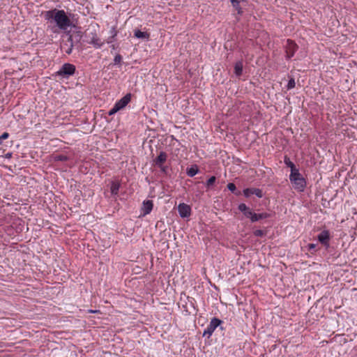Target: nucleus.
<instances>
[{
    "label": "nucleus",
    "mask_w": 357,
    "mask_h": 357,
    "mask_svg": "<svg viewBox=\"0 0 357 357\" xmlns=\"http://www.w3.org/2000/svg\"><path fill=\"white\" fill-rule=\"evenodd\" d=\"M331 236L330 231L327 229L321 231L317 236L318 241L328 250L330 247V241Z\"/></svg>",
    "instance_id": "0eeeda50"
},
{
    "label": "nucleus",
    "mask_w": 357,
    "mask_h": 357,
    "mask_svg": "<svg viewBox=\"0 0 357 357\" xmlns=\"http://www.w3.org/2000/svg\"><path fill=\"white\" fill-rule=\"evenodd\" d=\"M122 56L119 54H117L114 58V65H119L121 63Z\"/></svg>",
    "instance_id": "cd10ccee"
},
{
    "label": "nucleus",
    "mask_w": 357,
    "mask_h": 357,
    "mask_svg": "<svg viewBox=\"0 0 357 357\" xmlns=\"http://www.w3.org/2000/svg\"><path fill=\"white\" fill-rule=\"evenodd\" d=\"M243 61H238L234 65V73L236 77H241L243 73Z\"/></svg>",
    "instance_id": "2eb2a0df"
},
{
    "label": "nucleus",
    "mask_w": 357,
    "mask_h": 357,
    "mask_svg": "<svg viewBox=\"0 0 357 357\" xmlns=\"http://www.w3.org/2000/svg\"><path fill=\"white\" fill-rule=\"evenodd\" d=\"M227 188L229 191L232 192L233 193H234L237 196H239L241 195V191H236V185L233 183H229L227 184Z\"/></svg>",
    "instance_id": "4be33fe9"
},
{
    "label": "nucleus",
    "mask_w": 357,
    "mask_h": 357,
    "mask_svg": "<svg viewBox=\"0 0 357 357\" xmlns=\"http://www.w3.org/2000/svg\"><path fill=\"white\" fill-rule=\"evenodd\" d=\"M296 83L294 77H290L287 85V89L290 90L295 87Z\"/></svg>",
    "instance_id": "393cba45"
},
{
    "label": "nucleus",
    "mask_w": 357,
    "mask_h": 357,
    "mask_svg": "<svg viewBox=\"0 0 357 357\" xmlns=\"http://www.w3.org/2000/svg\"><path fill=\"white\" fill-rule=\"evenodd\" d=\"M153 208V203L152 200H144L142 202V206L141 208V216H146L151 213Z\"/></svg>",
    "instance_id": "9d476101"
},
{
    "label": "nucleus",
    "mask_w": 357,
    "mask_h": 357,
    "mask_svg": "<svg viewBox=\"0 0 357 357\" xmlns=\"http://www.w3.org/2000/svg\"><path fill=\"white\" fill-rule=\"evenodd\" d=\"M178 212L181 218H188L191 215V208L185 203H181L178 206Z\"/></svg>",
    "instance_id": "1a4fd4ad"
},
{
    "label": "nucleus",
    "mask_w": 357,
    "mask_h": 357,
    "mask_svg": "<svg viewBox=\"0 0 357 357\" xmlns=\"http://www.w3.org/2000/svg\"><path fill=\"white\" fill-rule=\"evenodd\" d=\"M68 38L67 40L61 45V50L67 54H70L73 49V40L72 35L68 33Z\"/></svg>",
    "instance_id": "9b49d317"
},
{
    "label": "nucleus",
    "mask_w": 357,
    "mask_h": 357,
    "mask_svg": "<svg viewBox=\"0 0 357 357\" xmlns=\"http://www.w3.org/2000/svg\"><path fill=\"white\" fill-rule=\"evenodd\" d=\"M111 47L114 50L116 48V46L114 45H112Z\"/></svg>",
    "instance_id": "473e14b6"
},
{
    "label": "nucleus",
    "mask_w": 357,
    "mask_h": 357,
    "mask_svg": "<svg viewBox=\"0 0 357 357\" xmlns=\"http://www.w3.org/2000/svg\"><path fill=\"white\" fill-rule=\"evenodd\" d=\"M132 98V94L130 93H127L120 100H117L114 105L118 107L119 110L125 108L127 105L130 102Z\"/></svg>",
    "instance_id": "f8f14e48"
},
{
    "label": "nucleus",
    "mask_w": 357,
    "mask_h": 357,
    "mask_svg": "<svg viewBox=\"0 0 357 357\" xmlns=\"http://www.w3.org/2000/svg\"><path fill=\"white\" fill-rule=\"evenodd\" d=\"M238 209L243 213L244 218L248 219L251 223H255L271 216L270 213L266 212L260 213H255L252 208H250L244 203L239 204Z\"/></svg>",
    "instance_id": "f03ea898"
},
{
    "label": "nucleus",
    "mask_w": 357,
    "mask_h": 357,
    "mask_svg": "<svg viewBox=\"0 0 357 357\" xmlns=\"http://www.w3.org/2000/svg\"><path fill=\"white\" fill-rule=\"evenodd\" d=\"M91 37L90 40L87 41L89 44H91L96 49H100L103 45L104 43L101 41L100 38H99L96 33H91Z\"/></svg>",
    "instance_id": "4468645a"
},
{
    "label": "nucleus",
    "mask_w": 357,
    "mask_h": 357,
    "mask_svg": "<svg viewBox=\"0 0 357 357\" xmlns=\"http://www.w3.org/2000/svg\"><path fill=\"white\" fill-rule=\"evenodd\" d=\"M284 162L286 165L287 167H289L291 169V173H293L297 170H298V168H296L295 164L291 161L290 158L285 155L284 158Z\"/></svg>",
    "instance_id": "6ab92c4d"
},
{
    "label": "nucleus",
    "mask_w": 357,
    "mask_h": 357,
    "mask_svg": "<svg viewBox=\"0 0 357 357\" xmlns=\"http://www.w3.org/2000/svg\"><path fill=\"white\" fill-rule=\"evenodd\" d=\"M222 324L223 321L217 317H213L211 319V321L207 326L206 328L204 331L203 336H206L208 338H209L218 327H220V330H223L224 328L222 326Z\"/></svg>",
    "instance_id": "39448f33"
},
{
    "label": "nucleus",
    "mask_w": 357,
    "mask_h": 357,
    "mask_svg": "<svg viewBox=\"0 0 357 357\" xmlns=\"http://www.w3.org/2000/svg\"><path fill=\"white\" fill-rule=\"evenodd\" d=\"M216 181V178L214 176H211L206 182V187L207 188H211V186L215 183Z\"/></svg>",
    "instance_id": "5701e85b"
},
{
    "label": "nucleus",
    "mask_w": 357,
    "mask_h": 357,
    "mask_svg": "<svg viewBox=\"0 0 357 357\" xmlns=\"http://www.w3.org/2000/svg\"><path fill=\"white\" fill-rule=\"evenodd\" d=\"M113 31H114V34H113V35H112L111 36H109V37L108 38L107 40V43L108 44H109V43H112L114 41L115 37H116V35H117V32H116V31L115 30V29H114V28H113Z\"/></svg>",
    "instance_id": "c85d7f7f"
},
{
    "label": "nucleus",
    "mask_w": 357,
    "mask_h": 357,
    "mask_svg": "<svg viewBox=\"0 0 357 357\" xmlns=\"http://www.w3.org/2000/svg\"><path fill=\"white\" fill-rule=\"evenodd\" d=\"M52 160L54 162H65L69 160V158L66 155L62 154H54L52 155Z\"/></svg>",
    "instance_id": "412c9836"
},
{
    "label": "nucleus",
    "mask_w": 357,
    "mask_h": 357,
    "mask_svg": "<svg viewBox=\"0 0 357 357\" xmlns=\"http://www.w3.org/2000/svg\"><path fill=\"white\" fill-rule=\"evenodd\" d=\"M199 172V167L197 165H191L190 167L187 168L186 174L190 177L195 176Z\"/></svg>",
    "instance_id": "aec40b11"
},
{
    "label": "nucleus",
    "mask_w": 357,
    "mask_h": 357,
    "mask_svg": "<svg viewBox=\"0 0 357 357\" xmlns=\"http://www.w3.org/2000/svg\"><path fill=\"white\" fill-rule=\"evenodd\" d=\"M134 36L139 39L149 40L150 34L147 32L141 31L139 29H135L134 31Z\"/></svg>",
    "instance_id": "dca6fc26"
},
{
    "label": "nucleus",
    "mask_w": 357,
    "mask_h": 357,
    "mask_svg": "<svg viewBox=\"0 0 357 357\" xmlns=\"http://www.w3.org/2000/svg\"><path fill=\"white\" fill-rule=\"evenodd\" d=\"M9 134L8 132H3L1 135H0V145L2 144L3 139H6L8 138Z\"/></svg>",
    "instance_id": "7c9ffc66"
},
{
    "label": "nucleus",
    "mask_w": 357,
    "mask_h": 357,
    "mask_svg": "<svg viewBox=\"0 0 357 357\" xmlns=\"http://www.w3.org/2000/svg\"><path fill=\"white\" fill-rule=\"evenodd\" d=\"M97 311H95V310H90V312H92V313H95Z\"/></svg>",
    "instance_id": "72a5a7b5"
},
{
    "label": "nucleus",
    "mask_w": 357,
    "mask_h": 357,
    "mask_svg": "<svg viewBox=\"0 0 357 357\" xmlns=\"http://www.w3.org/2000/svg\"><path fill=\"white\" fill-rule=\"evenodd\" d=\"M243 195L245 197L249 198L252 195H256L258 198H262L264 193L261 189L256 188H248L243 190Z\"/></svg>",
    "instance_id": "6e6552de"
},
{
    "label": "nucleus",
    "mask_w": 357,
    "mask_h": 357,
    "mask_svg": "<svg viewBox=\"0 0 357 357\" xmlns=\"http://www.w3.org/2000/svg\"><path fill=\"white\" fill-rule=\"evenodd\" d=\"M76 67L75 65L66 63L61 66L58 71L54 73L55 77H59L62 79H68L70 76L75 73Z\"/></svg>",
    "instance_id": "20e7f679"
},
{
    "label": "nucleus",
    "mask_w": 357,
    "mask_h": 357,
    "mask_svg": "<svg viewBox=\"0 0 357 357\" xmlns=\"http://www.w3.org/2000/svg\"><path fill=\"white\" fill-rule=\"evenodd\" d=\"M289 181L293 184V187L296 191L300 192H304L307 182L305 178L300 173L299 169L293 173H290Z\"/></svg>",
    "instance_id": "7ed1b4c3"
},
{
    "label": "nucleus",
    "mask_w": 357,
    "mask_h": 357,
    "mask_svg": "<svg viewBox=\"0 0 357 357\" xmlns=\"http://www.w3.org/2000/svg\"><path fill=\"white\" fill-rule=\"evenodd\" d=\"M168 158V155L165 151H160L158 155L153 159V165L155 167H160L161 165H165Z\"/></svg>",
    "instance_id": "ddd939ff"
},
{
    "label": "nucleus",
    "mask_w": 357,
    "mask_h": 357,
    "mask_svg": "<svg viewBox=\"0 0 357 357\" xmlns=\"http://www.w3.org/2000/svg\"><path fill=\"white\" fill-rule=\"evenodd\" d=\"M121 183L119 181H112L110 192L112 195H118Z\"/></svg>",
    "instance_id": "f3484780"
},
{
    "label": "nucleus",
    "mask_w": 357,
    "mask_h": 357,
    "mask_svg": "<svg viewBox=\"0 0 357 357\" xmlns=\"http://www.w3.org/2000/svg\"><path fill=\"white\" fill-rule=\"evenodd\" d=\"M44 17L50 23H54L61 31H66L72 25V22L63 10L52 9L45 12Z\"/></svg>",
    "instance_id": "f257e3e1"
},
{
    "label": "nucleus",
    "mask_w": 357,
    "mask_h": 357,
    "mask_svg": "<svg viewBox=\"0 0 357 357\" xmlns=\"http://www.w3.org/2000/svg\"><path fill=\"white\" fill-rule=\"evenodd\" d=\"M119 111H120L117 107H116L115 105H114V106L112 107V108L111 109L109 110L108 112V114L109 116H112L114 114H115L116 112H118Z\"/></svg>",
    "instance_id": "c756f323"
},
{
    "label": "nucleus",
    "mask_w": 357,
    "mask_h": 357,
    "mask_svg": "<svg viewBox=\"0 0 357 357\" xmlns=\"http://www.w3.org/2000/svg\"><path fill=\"white\" fill-rule=\"evenodd\" d=\"M253 235L256 237H263L266 235V231L262 229H256L253 231Z\"/></svg>",
    "instance_id": "b1692460"
},
{
    "label": "nucleus",
    "mask_w": 357,
    "mask_h": 357,
    "mask_svg": "<svg viewBox=\"0 0 357 357\" xmlns=\"http://www.w3.org/2000/svg\"><path fill=\"white\" fill-rule=\"evenodd\" d=\"M111 33H112V35H113V34H114L113 28H112V30H111Z\"/></svg>",
    "instance_id": "f704fd0d"
},
{
    "label": "nucleus",
    "mask_w": 357,
    "mask_h": 357,
    "mask_svg": "<svg viewBox=\"0 0 357 357\" xmlns=\"http://www.w3.org/2000/svg\"><path fill=\"white\" fill-rule=\"evenodd\" d=\"M284 49L286 52L285 58L286 59L289 60L294 56L296 52L298 49V46L292 40L287 39L286 45H284Z\"/></svg>",
    "instance_id": "423d86ee"
},
{
    "label": "nucleus",
    "mask_w": 357,
    "mask_h": 357,
    "mask_svg": "<svg viewBox=\"0 0 357 357\" xmlns=\"http://www.w3.org/2000/svg\"><path fill=\"white\" fill-rule=\"evenodd\" d=\"M11 157V153H8L6 154V158H10Z\"/></svg>",
    "instance_id": "2f4dec72"
},
{
    "label": "nucleus",
    "mask_w": 357,
    "mask_h": 357,
    "mask_svg": "<svg viewBox=\"0 0 357 357\" xmlns=\"http://www.w3.org/2000/svg\"><path fill=\"white\" fill-rule=\"evenodd\" d=\"M232 6L237 11L238 15H241L243 13L242 8L240 6L241 2H245L246 0H230Z\"/></svg>",
    "instance_id": "a211bd4d"
},
{
    "label": "nucleus",
    "mask_w": 357,
    "mask_h": 357,
    "mask_svg": "<svg viewBox=\"0 0 357 357\" xmlns=\"http://www.w3.org/2000/svg\"><path fill=\"white\" fill-rule=\"evenodd\" d=\"M307 247V250L311 252V253L313 254L317 252V250H316L317 245L316 244L309 243Z\"/></svg>",
    "instance_id": "bb28decb"
},
{
    "label": "nucleus",
    "mask_w": 357,
    "mask_h": 357,
    "mask_svg": "<svg viewBox=\"0 0 357 357\" xmlns=\"http://www.w3.org/2000/svg\"><path fill=\"white\" fill-rule=\"evenodd\" d=\"M162 174L167 175L169 174V166L165 165H161L160 167H158Z\"/></svg>",
    "instance_id": "a878e982"
}]
</instances>
